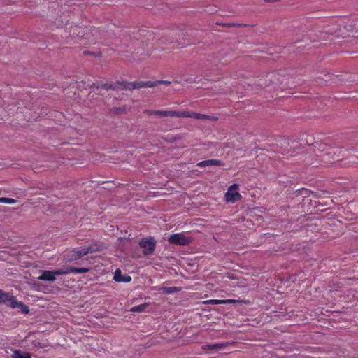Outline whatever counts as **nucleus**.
I'll use <instances>...</instances> for the list:
<instances>
[{
  "label": "nucleus",
  "mask_w": 358,
  "mask_h": 358,
  "mask_svg": "<svg viewBox=\"0 0 358 358\" xmlns=\"http://www.w3.org/2000/svg\"><path fill=\"white\" fill-rule=\"evenodd\" d=\"M169 85L170 82L167 80H158V81H134L113 83H105L103 87L106 90H115L116 88H124L129 90L140 89L142 87H155L159 84Z\"/></svg>",
  "instance_id": "nucleus-1"
},
{
  "label": "nucleus",
  "mask_w": 358,
  "mask_h": 358,
  "mask_svg": "<svg viewBox=\"0 0 358 358\" xmlns=\"http://www.w3.org/2000/svg\"><path fill=\"white\" fill-rule=\"evenodd\" d=\"M90 271L87 268H76L69 266L66 268L56 269L54 271H43L42 274L37 278L43 281L54 282L56 280V275H66L73 273H85Z\"/></svg>",
  "instance_id": "nucleus-2"
},
{
  "label": "nucleus",
  "mask_w": 358,
  "mask_h": 358,
  "mask_svg": "<svg viewBox=\"0 0 358 358\" xmlns=\"http://www.w3.org/2000/svg\"><path fill=\"white\" fill-rule=\"evenodd\" d=\"M319 150L322 152H325L323 155V161L326 163H333L341 160L343 157V150L342 148H330L326 145L319 144Z\"/></svg>",
  "instance_id": "nucleus-3"
},
{
  "label": "nucleus",
  "mask_w": 358,
  "mask_h": 358,
  "mask_svg": "<svg viewBox=\"0 0 358 358\" xmlns=\"http://www.w3.org/2000/svg\"><path fill=\"white\" fill-rule=\"evenodd\" d=\"M168 241L173 245L185 246L189 245L192 242V238L184 233H177L171 234L169 237Z\"/></svg>",
  "instance_id": "nucleus-4"
},
{
  "label": "nucleus",
  "mask_w": 358,
  "mask_h": 358,
  "mask_svg": "<svg viewBox=\"0 0 358 358\" xmlns=\"http://www.w3.org/2000/svg\"><path fill=\"white\" fill-rule=\"evenodd\" d=\"M98 250L97 245L84 246L76 248L71 255V260H77L89 253H92Z\"/></svg>",
  "instance_id": "nucleus-5"
},
{
  "label": "nucleus",
  "mask_w": 358,
  "mask_h": 358,
  "mask_svg": "<svg viewBox=\"0 0 358 358\" xmlns=\"http://www.w3.org/2000/svg\"><path fill=\"white\" fill-rule=\"evenodd\" d=\"M156 243L157 241L152 236L143 238L139 241V245L143 249V252L145 255L153 254L156 248Z\"/></svg>",
  "instance_id": "nucleus-6"
},
{
  "label": "nucleus",
  "mask_w": 358,
  "mask_h": 358,
  "mask_svg": "<svg viewBox=\"0 0 358 358\" xmlns=\"http://www.w3.org/2000/svg\"><path fill=\"white\" fill-rule=\"evenodd\" d=\"M177 117H190L194 119H202L208 120H215L217 118L214 116H210L204 114H201L195 112L189 111H177Z\"/></svg>",
  "instance_id": "nucleus-7"
},
{
  "label": "nucleus",
  "mask_w": 358,
  "mask_h": 358,
  "mask_svg": "<svg viewBox=\"0 0 358 358\" xmlns=\"http://www.w3.org/2000/svg\"><path fill=\"white\" fill-rule=\"evenodd\" d=\"M238 185L237 184H233L228 188L227 192L225 194V198L227 201L234 203L239 200L241 197V194L238 192Z\"/></svg>",
  "instance_id": "nucleus-8"
},
{
  "label": "nucleus",
  "mask_w": 358,
  "mask_h": 358,
  "mask_svg": "<svg viewBox=\"0 0 358 358\" xmlns=\"http://www.w3.org/2000/svg\"><path fill=\"white\" fill-rule=\"evenodd\" d=\"M145 113L148 115H155L159 117H176L177 115V111L175 110H148Z\"/></svg>",
  "instance_id": "nucleus-9"
},
{
  "label": "nucleus",
  "mask_w": 358,
  "mask_h": 358,
  "mask_svg": "<svg viewBox=\"0 0 358 358\" xmlns=\"http://www.w3.org/2000/svg\"><path fill=\"white\" fill-rule=\"evenodd\" d=\"M10 303L9 306L12 308H20L21 313L27 314L29 313V308L25 306L22 302L17 301L14 296H12V299L10 300Z\"/></svg>",
  "instance_id": "nucleus-10"
},
{
  "label": "nucleus",
  "mask_w": 358,
  "mask_h": 358,
  "mask_svg": "<svg viewBox=\"0 0 358 358\" xmlns=\"http://www.w3.org/2000/svg\"><path fill=\"white\" fill-rule=\"evenodd\" d=\"M90 31V34L94 37V38H90V36H89V34H83L81 36V37H83L85 39L88 40L92 43H96V41H97V38H101V31H100V30L99 29L95 28V27H91Z\"/></svg>",
  "instance_id": "nucleus-11"
},
{
  "label": "nucleus",
  "mask_w": 358,
  "mask_h": 358,
  "mask_svg": "<svg viewBox=\"0 0 358 358\" xmlns=\"http://www.w3.org/2000/svg\"><path fill=\"white\" fill-rule=\"evenodd\" d=\"M113 279L118 282H129L131 281V277L127 275H123L121 270L119 268L115 271Z\"/></svg>",
  "instance_id": "nucleus-12"
},
{
  "label": "nucleus",
  "mask_w": 358,
  "mask_h": 358,
  "mask_svg": "<svg viewBox=\"0 0 358 358\" xmlns=\"http://www.w3.org/2000/svg\"><path fill=\"white\" fill-rule=\"evenodd\" d=\"M196 165L199 167H206L212 166H222L223 163L219 159H212L198 162Z\"/></svg>",
  "instance_id": "nucleus-13"
},
{
  "label": "nucleus",
  "mask_w": 358,
  "mask_h": 358,
  "mask_svg": "<svg viewBox=\"0 0 358 358\" xmlns=\"http://www.w3.org/2000/svg\"><path fill=\"white\" fill-rule=\"evenodd\" d=\"M229 343H215V344H208L202 346V350L204 351H212L214 350H221L224 348L228 346Z\"/></svg>",
  "instance_id": "nucleus-14"
},
{
  "label": "nucleus",
  "mask_w": 358,
  "mask_h": 358,
  "mask_svg": "<svg viewBox=\"0 0 358 358\" xmlns=\"http://www.w3.org/2000/svg\"><path fill=\"white\" fill-rule=\"evenodd\" d=\"M238 301L234 299H226V300H219V299H211L206 301V303L209 304H229V303H235Z\"/></svg>",
  "instance_id": "nucleus-15"
},
{
  "label": "nucleus",
  "mask_w": 358,
  "mask_h": 358,
  "mask_svg": "<svg viewBox=\"0 0 358 358\" xmlns=\"http://www.w3.org/2000/svg\"><path fill=\"white\" fill-rule=\"evenodd\" d=\"M12 358H31V355L29 352H22L20 350H16L13 352Z\"/></svg>",
  "instance_id": "nucleus-16"
},
{
  "label": "nucleus",
  "mask_w": 358,
  "mask_h": 358,
  "mask_svg": "<svg viewBox=\"0 0 358 358\" xmlns=\"http://www.w3.org/2000/svg\"><path fill=\"white\" fill-rule=\"evenodd\" d=\"M12 296L13 295L4 292L3 290L0 289V303L9 302L10 300L12 299Z\"/></svg>",
  "instance_id": "nucleus-17"
},
{
  "label": "nucleus",
  "mask_w": 358,
  "mask_h": 358,
  "mask_svg": "<svg viewBox=\"0 0 358 358\" xmlns=\"http://www.w3.org/2000/svg\"><path fill=\"white\" fill-rule=\"evenodd\" d=\"M147 307H148L147 303H143V304H141L138 306H135L132 307L131 308L130 311L135 312V313H141V312H143Z\"/></svg>",
  "instance_id": "nucleus-18"
},
{
  "label": "nucleus",
  "mask_w": 358,
  "mask_h": 358,
  "mask_svg": "<svg viewBox=\"0 0 358 358\" xmlns=\"http://www.w3.org/2000/svg\"><path fill=\"white\" fill-rule=\"evenodd\" d=\"M163 290L166 294H173L178 291L180 290V288L177 287H164Z\"/></svg>",
  "instance_id": "nucleus-19"
},
{
  "label": "nucleus",
  "mask_w": 358,
  "mask_h": 358,
  "mask_svg": "<svg viewBox=\"0 0 358 358\" xmlns=\"http://www.w3.org/2000/svg\"><path fill=\"white\" fill-rule=\"evenodd\" d=\"M16 203V200L14 199L7 198L6 203L13 204Z\"/></svg>",
  "instance_id": "nucleus-20"
},
{
  "label": "nucleus",
  "mask_w": 358,
  "mask_h": 358,
  "mask_svg": "<svg viewBox=\"0 0 358 358\" xmlns=\"http://www.w3.org/2000/svg\"><path fill=\"white\" fill-rule=\"evenodd\" d=\"M7 198L6 197H0V203H6Z\"/></svg>",
  "instance_id": "nucleus-21"
},
{
  "label": "nucleus",
  "mask_w": 358,
  "mask_h": 358,
  "mask_svg": "<svg viewBox=\"0 0 358 358\" xmlns=\"http://www.w3.org/2000/svg\"><path fill=\"white\" fill-rule=\"evenodd\" d=\"M267 2H274L277 1L278 0H266Z\"/></svg>",
  "instance_id": "nucleus-22"
}]
</instances>
